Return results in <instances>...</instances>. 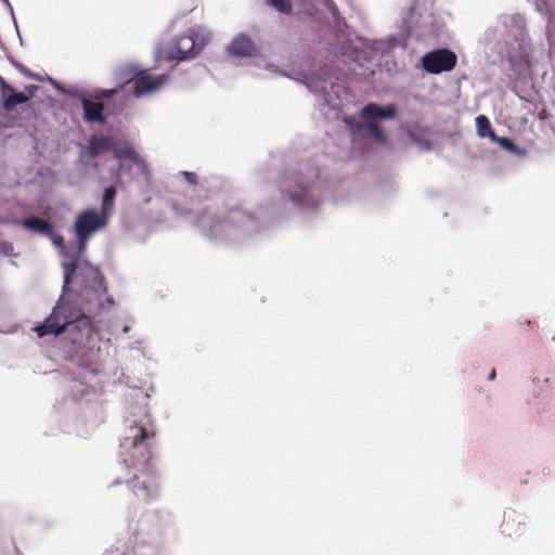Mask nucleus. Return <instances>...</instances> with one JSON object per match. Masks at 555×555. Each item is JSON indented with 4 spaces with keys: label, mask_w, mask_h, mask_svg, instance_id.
Wrapping results in <instances>:
<instances>
[{
    "label": "nucleus",
    "mask_w": 555,
    "mask_h": 555,
    "mask_svg": "<svg viewBox=\"0 0 555 555\" xmlns=\"http://www.w3.org/2000/svg\"><path fill=\"white\" fill-rule=\"evenodd\" d=\"M196 52L193 36L190 34H183L171 43L165 57L170 61H183L189 57H193Z\"/></svg>",
    "instance_id": "0eeeda50"
},
{
    "label": "nucleus",
    "mask_w": 555,
    "mask_h": 555,
    "mask_svg": "<svg viewBox=\"0 0 555 555\" xmlns=\"http://www.w3.org/2000/svg\"><path fill=\"white\" fill-rule=\"evenodd\" d=\"M457 56L449 49H437L422 57V66L429 74L450 72L456 66Z\"/></svg>",
    "instance_id": "39448f33"
},
{
    "label": "nucleus",
    "mask_w": 555,
    "mask_h": 555,
    "mask_svg": "<svg viewBox=\"0 0 555 555\" xmlns=\"http://www.w3.org/2000/svg\"><path fill=\"white\" fill-rule=\"evenodd\" d=\"M230 216H231L232 220H241V219L249 218L248 215H245L240 210H231Z\"/></svg>",
    "instance_id": "5701e85b"
},
{
    "label": "nucleus",
    "mask_w": 555,
    "mask_h": 555,
    "mask_svg": "<svg viewBox=\"0 0 555 555\" xmlns=\"http://www.w3.org/2000/svg\"><path fill=\"white\" fill-rule=\"evenodd\" d=\"M553 340H555V336L553 337Z\"/></svg>",
    "instance_id": "c756f323"
},
{
    "label": "nucleus",
    "mask_w": 555,
    "mask_h": 555,
    "mask_svg": "<svg viewBox=\"0 0 555 555\" xmlns=\"http://www.w3.org/2000/svg\"><path fill=\"white\" fill-rule=\"evenodd\" d=\"M0 94L2 99V106L5 112H12L15 106L29 101L23 92H15L14 88L10 86L1 76Z\"/></svg>",
    "instance_id": "1a4fd4ad"
},
{
    "label": "nucleus",
    "mask_w": 555,
    "mask_h": 555,
    "mask_svg": "<svg viewBox=\"0 0 555 555\" xmlns=\"http://www.w3.org/2000/svg\"><path fill=\"white\" fill-rule=\"evenodd\" d=\"M116 92V89L102 90L96 99H111Z\"/></svg>",
    "instance_id": "4be33fe9"
},
{
    "label": "nucleus",
    "mask_w": 555,
    "mask_h": 555,
    "mask_svg": "<svg viewBox=\"0 0 555 555\" xmlns=\"http://www.w3.org/2000/svg\"><path fill=\"white\" fill-rule=\"evenodd\" d=\"M525 530L524 517L515 512L504 515L502 524V533L512 537L514 534H522Z\"/></svg>",
    "instance_id": "f8f14e48"
},
{
    "label": "nucleus",
    "mask_w": 555,
    "mask_h": 555,
    "mask_svg": "<svg viewBox=\"0 0 555 555\" xmlns=\"http://www.w3.org/2000/svg\"><path fill=\"white\" fill-rule=\"evenodd\" d=\"M116 189L114 186H108L105 189L103 197H102V212L107 217L108 210H111L114 206V201L116 196Z\"/></svg>",
    "instance_id": "dca6fc26"
},
{
    "label": "nucleus",
    "mask_w": 555,
    "mask_h": 555,
    "mask_svg": "<svg viewBox=\"0 0 555 555\" xmlns=\"http://www.w3.org/2000/svg\"><path fill=\"white\" fill-rule=\"evenodd\" d=\"M228 52L233 56L251 57L258 54V49L249 37L241 34L231 41Z\"/></svg>",
    "instance_id": "9d476101"
},
{
    "label": "nucleus",
    "mask_w": 555,
    "mask_h": 555,
    "mask_svg": "<svg viewBox=\"0 0 555 555\" xmlns=\"http://www.w3.org/2000/svg\"><path fill=\"white\" fill-rule=\"evenodd\" d=\"M17 223L29 231L43 235H51L53 232L51 223L39 217H29L22 221H17Z\"/></svg>",
    "instance_id": "ddd939ff"
},
{
    "label": "nucleus",
    "mask_w": 555,
    "mask_h": 555,
    "mask_svg": "<svg viewBox=\"0 0 555 555\" xmlns=\"http://www.w3.org/2000/svg\"><path fill=\"white\" fill-rule=\"evenodd\" d=\"M266 4L283 14L288 15L293 12V3L291 0H266Z\"/></svg>",
    "instance_id": "f3484780"
},
{
    "label": "nucleus",
    "mask_w": 555,
    "mask_h": 555,
    "mask_svg": "<svg viewBox=\"0 0 555 555\" xmlns=\"http://www.w3.org/2000/svg\"><path fill=\"white\" fill-rule=\"evenodd\" d=\"M112 152L114 157L118 160L129 159L137 165L143 164L140 155L131 146L126 145L118 147L114 141V150Z\"/></svg>",
    "instance_id": "4468645a"
},
{
    "label": "nucleus",
    "mask_w": 555,
    "mask_h": 555,
    "mask_svg": "<svg viewBox=\"0 0 555 555\" xmlns=\"http://www.w3.org/2000/svg\"><path fill=\"white\" fill-rule=\"evenodd\" d=\"M96 283L102 288L103 293H107V286H106L105 278L103 275L100 274L96 278Z\"/></svg>",
    "instance_id": "b1692460"
},
{
    "label": "nucleus",
    "mask_w": 555,
    "mask_h": 555,
    "mask_svg": "<svg viewBox=\"0 0 555 555\" xmlns=\"http://www.w3.org/2000/svg\"><path fill=\"white\" fill-rule=\"evenodd\" d=\"M495 376H496V371H495V369H492L490 374H489V376H488V379L489 380H494Z\"/></svg>",
    "instance_id": "a878e982"
},
{
    "label": "nucleus",
    "mask_w": 555,
    "mask_h": 555,
    "mask_svg": "<svg viewBox=\"0 0 555 555\" xmlns=\"http://www.w3.org/2000/svg\"><path fill=\"white\" fill-rule=\"evenodd\" d=\"M493 142H496L499 143L502 147L504 149H511L513 146V143L509 139L507 138H499L496 135V139H491Z\"/></svg>",
    "instance_id": "412c9836"
},
{
    "label": "nucleus",
    "mask_w": 555,
    "mask_h": 555,
    "mask_svg": "<svg viewBox=\"0 0 555 555\" xmlns=\"http://www.w3.org/2000/svg\"><path fill=\"white\" fill-rule=\"evenodd\" d=\"M477 132L481 138L496 139V134L492 130L490 120L485 115L476 118Z\"/></svg>",
    "instance_id": "2eb2a0df"
},
{
    "label": "nucleus",
    "mask_w": 555,
    "mask_h": 555,
    "mask_svg": "<svg viewBox=\"0 0 555 555\" xmlns=\"http://www.w3.org/2000/svg\"><path fill=\"white\" fill-rule=\"evenodd\" d=\"M292 199H293L294 202H298V203L300 202V198H298V197H296V196H293V198H292Z\"/></svg>",
    "instance_id": "c85d7f7f"
},
{
    "label": "nucleus",
    "mask_w": 555,
    "mask_h": 555,
    "mask_svg": "<svg viewBox=\"0 0 555 555\" xmlns=\"http://www.w3.org/2000/svg\"><path fill=\"white\" fill-rule=\"evenodd\" d=\"M154 437L153 431L133 424L120 442L122 462L135 470L127 483L142 503H150L159 494L158 476L151 464Z\"/></svg>",
    "instance_id": "f257e3e1"
},
{
    "label": "nucleus",
    "mask_w": 555,
    "mask_h": 555,
    "mask_svg": "<svg viewBox=\"0 0 555 555\" xmlns=\"http://www.w3.org/2000/svg\"><path fill=\"white\" fill-rule=\"evenodd\" d=\"M53 243L60 247V248H64V238L61 236V235H54L53 236Z\"/></svg>",
    "instance_id": "393cba45"
},
{
    "label": "nucleus",
    "mask_w": 555,
    "mask_h": 555,
    "mask_svg": "<svg viewBox=\"0 0 555 555\" xmlns=\"http://www.w3.org/2000/svg\"><path fill=\"white\" fill-rule=\"evenodd\" d=\"M397 117V107L395 104L387 106H380L376 103L366 104L361 111V118L364 128L367 130L370 135L377 142H384L386 135L378 125V119H393Z\"/></svg>",
    "instance_id": "f03ea898"
},
{
    "label": "nucleus",
    "mask_w": 555,
    "mask_h": 555,
    "mask_svg": "<svg viewBox=\"0 0 555 555\" xmlns=\"http://www.w3.org/2000/svg\"><path fill=\"white\" fill-rule=\"evenodd\" d=\"M13 65L26 77L39 79L36 75H34L27 67H25L23 64L13 61Z\"/></svg>",
    "instance_id": "a211bd4d"
},
{
    "label": "nucleus",
    "mask_w": 555,
    "mask_h": 555,
    "mask_svg": "<svg viewBox=\"0 0 555 555\" xmlns=\"http://www.w3.org/2000/svg\"><path fill=\"white\" fill-rule=\"evenodd\" d=\"M107 301H108L109 305H114V299L113 298L108 297Z\"/></svg>",
    "instance_id": "cd10ccee"
},
{
    "label": "nucleus",
    "mask_w": 555,
    "mask_h": 555,
    "mask_svg": "<svg viewBox=\"0 0 555 555\" xmlns=\"http://www.w3.org/2000/svg\"><path fill=\"white\" fill-rule=\"evenodd\" d=\"M114 139L104 134H93L89 139L88 146L82 153V157L95 159L101 154L112 152L114 150Z\"/></svg>",
    "instance_id": "6e6552de"
},
{
    "label": "nucleus",
    "mask_w": 555,
    "mask_h": 555,
    "mask_svg": "<svg viewBox=\"0 0 555 555\" xmlns=\"http://www.w3.org/2000/svg\"><path fill=\"white\" fill-rule=\"evenodd\" d=\"M69 281H70V273H69V272H67V273L65 274L64 284H65V285H66V284H68V283H69Z\"/></svg>",
    "instance_id": "bb28decb"
},
{
    "label": "nucleus",
    "mask_w": 555,
    "mask_h": 555,
    "mask_svg": "<svg viewBox=\"0 0 555 555\" xmlns=\"http://www.w3.org/2000/svg\"><path fill=\"white\" fill-rule=\"evenodd\" d=\"M81 104L85 120L88 122H98L100 125H104L106 122V118L103 114L104 105L102 103H95L88 99H82Z\"/></svg>",
    "instance_id": "9b49d317"
},
{
    "label": "nucleus",
    "mask_w": 555,
    "mask_h": 555,
    "mask_svg": "<svg viewBox=\"0 0 555 555\" xmlns=\"http://www.w3.org/2000/svg\"><path fill=\"white\" fill-rule=\"evenodd\" d=\"M38 89H39V87L36 85H27L24 88L23 93L27 96L28 100H30L36 95Z\"/></svg>",
    "instance_id": "6ab92c4d"
},
{
    "label": "nucleus",
    "mask_w": 555,
    "mask_h": 555,
    "mask_svg": "<svg viewBox=\"0 0 555 555\" xmlns=\"http://www.w3.org/2000/svg\"><path fill=\"white\" fill-rule=\"evenodd\" d=\"M166 79V75L153 77L147 69H141L129 78L126 86L131 89L134 96L139 98L159 89Z\"/></svg>",
    "instance_id": "423d86ee"
},
{
    "label": "nucleus",
    "mask_w": 555,
    "mask_h": 555,
    "mask_svg": "<svg viewBox=\"0 0 555 555\" xmlns=\"http://www.w3.org/2000/svg\"><path fill=\"white\" fill-rule=\"evenodd\" d=\"M106 222V216L93 209L85 210L77 216L74 230L80 250L86 248L90 236L98 230L104 228Z\"/></svg>",
    "instance_id": "7ed1b4c3"
},
{
    "label": "nucleus",
    "mask_w": 555,
    "mask_h": 555,
    "mask_svg": "<svg viewBox=\"0 0 555 555\" xmlns=\"http://www.w3.org/2000/svg\"><path fill=\"white\" fill-rule=\"evenodd\" d=\"M73 318L70 307L59 302L46 321L35 327V332L39 337L60 335L67 331V327L73 324Z\"/></svg>",
    "instance_id": "20e7f679"
},
{
    "label": "nucleus",
    "mask_w": 555,
    "mask_h": 555,
    "mask_svg": "<svg viewBox=\"0 0 555 555\" xmlns=\"http://www.w3.org/2000/svg\"><path fill=\"white\" fill-rule=\"evenodd\" d=\"M182 175L190 184L196 185L198 183V177L195 172L183 171Z\"/></svg>",
    "instance_id": "aec40b11"
}]
</instances>
